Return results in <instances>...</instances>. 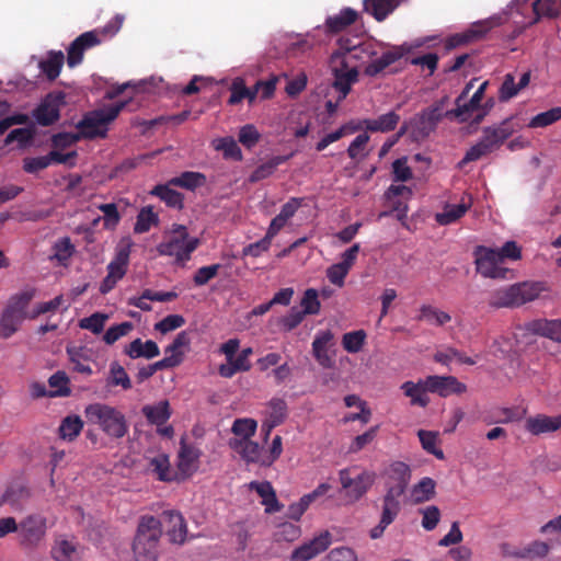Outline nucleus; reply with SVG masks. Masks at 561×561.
I'll return each instance as SVG.
<instances>
[{
	"label": "nucleus",
	"mask_w": 561,
	"mask_h": 561,
	"mask_svg": "<svg viewBox=\"0 0 561 561\" xmlns=\"http://www.w3.org/2000/svg\"><path fill=\"white\" fill-rule=\"evenodd\" d=\"M268 420L273 421V425H279L287 416V403L284 399L273 398L268 402Z\"/></svg>",
	"instance_id": "54"
},
{
	"label": "nucleus",
	"mask_w": 561,
	"mask_h": 561,
	"mask_svg": "<svg viewBox=\"0 0 561 561\" xmlns=\"http://www.w3.org/2000/svg\"><path fill=\"white\" fill-rule=\"evenodd\" d=\"M65 62V55L61 50H51L46 59L39 61V69L50 81L55 80Z\"/></svg>",
	"instance_id": "37"
},
{
	"label": "nucleus",
	"mask_w": 561,
	"mask_h": 561,
	"mask_svg": "<svg viewBox=\"0 0 561 561\" xmlns=\"http://www.w3.org/2000/svg\"><path fill=\"white\" fill-rule=\"evenodd\" d=\"M162 519L170 541L179 545L183 543L187 534L184 517L178 512L169 511L162 514Z\"/></svg>",
	"instance_id": "22"
},
{
	"label": "nucleus",
	"mask_w": 561,
	"mask_h": 561,
	"mask_svg": "<svg viewBox=\"0 0 561 561\" xmlns=\"http://www.w3.org/2000/svg\"><path fill=\"white\" fill-rule=\"evenodd\" d=\"M388 478L392 482L387 486L382 499V511L378 525L369 531L371 539L382 537L387 527L394 522L401 511V497L411 480V469L403 461H394L389 466Z\"/></svg>",
	"instance_id": "1"
},
{
	"label": "nucleus",
	"mask_w": 561,
	"mask_h": 561,
	"mask_svg": "<svg viewBox=\"0 0 561 561\" xmlns=\"http://www.w3.org/2000/svg\"><path fill=\"white\" fill-rule=\"evenodd\" d=\"M339 477L342 490L346 492V496L351 502H356L363 497L374 483V474L362 471L357 476L352 477L351 468L340 470Z\"/></svg>",
	"instance_id": "10"
},
{
	"label": "nucleus",
	"mask_w": 561,
	"mask_h": 561,
	"mask_svg": "<svg viewBox=\"0 0 561 561\" xmlns=\"http://www.w3.org/2000/svg\"><path fill=\"white\" fill-rule=\"evenodd\" d=\"M123 22L124 16L116 14L103 27L94 28L91 32H98V37H100L102 41L105 38H112L121 30Z\"/></svg>",
	"instance_id": "56"
},
{
	"label": "nucleus",
	"mask_w": 561,
	"mask_h": 561,
	"mask_svg": "<svg viewBox=\"0 0 561 561\" xmlns=\"http://www.w3.org/2000/svg\"><path fill=\"white\" fill-rule=\"evenodd\" d=\"M125 354L130 358L145 357L150 359L157 357L160 354V350L152 340L142 342L141 339H136L125 347Z\"/></svg>",
	"instance_id": "33"
},
{
	"label": "nucleus",
	"mask_w": 561,
	"mask_h": 561,
	"mask_svg": "<svg viewBox=\"0 0 561 561\" xmlns=\"http://www.w3.org/2000/svg\"><path fill=\"white\" fill-rule=\"evenodd\" d=\"M147 469L156 474L160 481L170 482L175 479L171 472L169 456L165 454H159L150 458Z\"/></svg>",
	"instance_id": "38"
},
{
	"label": "nucleus",
	"mask_w": 561,
	"mask_h": 561,
	"mask_svg": "<svg viewBox=\"0 0 561 561\" xmlns=\"http://www.w3.org/2000/svg\"><path fill=\"white\" fill-rule=\"evenodd\" d=\"M560 119H561V106H556L546 112H541V113L535 115L530 119L528 127L542 128V127L552 125L553 123H556Z\"/></svg>",
	"instance_id": "45"
},
{
	"label": "nucleus",
	"mask_w": 561,
	"mask_h": 561,
	"mask_svg": "<svg viewBox=\"0 0 561 561\" xmlns=\"http://www.w3.org/2000/svg\"><path fill=\"white\" fill-rule=\"evenodd\" d=\"M133 323L128 321L112 325L104 333L103 341L107 345H113L121 337L126 336L133 330Z\"/></svg>",
	"instance_id": "55"
},
{
	"label": "nucleus",
	"mask_w": 561,
	"mask_h": 561,
	"mask_svg": "<svg viewBox=\"0 0 561 561\" xmlns=\"http://www.w3.org/2000/svg\"><path fill=\"white\" fill-rule=\"evenodd\" d=\"M66 94L62 91L48 93L34 110L33 116L42 126H50L60 117V108L66 104Z\"/></svg>",
	"instance_id": "11"
},
{
	"label": "nucleus",
	"mask_w": 561,
	"mask_h": 561,
	"mask_svg": "<svg viewBox=\"0 0 561 561\" xmlns=\"http://www.w3.org/2000/svg\"><path fill=\"white\" fill-rule=\"evenodd\" d=\"M514 129L511 126L508 119L503 121L496 126L485 127L482 130V136L479 140V144L483 147L488 153H491L497 150L506 139H508Z\"/></svg>",
	"instance_id": "15"
},
{
	"label": "nucleus",
	"mask_w": 561,
	"mask_h": 561,
	"mask_svg": "<svg viewBox=\"0 0 561 561\" xmlns=\"http://www.w3.org/2000/svg\"><path fill=\"white\" fill-rule=\"evenodd\" d=\"M488 82H483L478 90L473 93L470 100H467V90L468 88L456 99V108L447 112L446 115H454L459 118L461 122H466L471 117V114L474 111L480 108V102L483 99L484 91L486 89Z\"/></svg>",
	"instance_id": "16"
},
{
	"label": "nucleus",
	"mask_w": 561,
	"mask_h": 561,
	"mask_svg": "<svg viewBox=\"0 0 561 561\" xmlns=\"http://www.w3.org/2000/svg\"><path fill=\"white\" fill-rule=\"evenodd\" d=\"M18 531L21 545L35 547L46 534V518L38 514L28 515L18 524Z\"/></svg>",
	"instance_id": "12"
},
{
	"label": "nucleus",
	"mask_w": 561,
	"mask_h": 561,
	"mask_svg": "<svg viewBox=\"0 0 561 561\" xmlns=\"http://www.w3.org/2000/svg\"><path fill=\"white\" fill-rule=\"evenodd\" d=\"M435 481L432 478L425 477L413 486L412 495L415 503H423L430 501L435 495Z\"/></svg>",
	"instance_id": "44"
},
{
	"label": "nucleus",
	"mask_w": 561,
	"mask_h": 561,
	"mask_svg": "<svg viewBox=\"0 0 561 561\" xmlns=\"http://www.w3.org/2000/svg\"><path fill=\"white\" fill-rule=\"evenodd\" d=\"M191 344V336L187 331H181L176 334L173 342L168 345L164 350L167 356H175L179 357L180 364L183 360L184 352L182 348L188 347Z\"/></svg>",
	"instance_id": "46"
},
{
	"label": "nucleus",
	"mask_w": 561,
	"mask_h": 561,
	"mask_svg": "<svg viewBox=\"0 0 561 561\" xmlns=\"http://www.w3.org/2000/svg\"><path fill=\"white\" fill-rule=\"evenodd\" d=\"M526 331L537 334L554 342L561 343V320L560 319H536L525 324Z\"/></svg>",
	"instance_id": "21"
},
{
	"label": "nucleus",
	"mask_w": 561,
	"mask_h": 561,
	"mask_svg": "<svg viewBox=\"0 0 561 561\" xmlns=\"http://www.w3.org/2000/svg\"><path fill=\"white\" fill-rule=\"evenodd\" d=\"M419 320H424L431 324L442 327L451 320L449 313L442 311L431 305H423L420 308Z\"/></svg>",
	"instance_id": "43"
},
{
	"label": "nucleus",
	"mask_w": 561,
	"mask_h": 561,
	"mask_svg": "<svg viewBox=\"0 0 561 561\" xmlns=\"http://www.w3.org/2000/svg\"><path fill=\"white\" fill-rule=\"evenodd\" d=\"M48 385L56 389L50 396L51 397H66L70 394L69 378L65 371H56L48 379Z\"/></svg>",
	"instance_id": "52"
},
{
	"label": "nucleus",
	"mask_w": 561,
	"mask_h": 561,
	"mask_svg": "<svg viewBox=\"0 0 561 561\" xmlns=\"http://www.w3.org/2000/svg\"><path fill=\"white\" fill-rule=\"evenodd\" d=\"M249 489L256 491V493L262 497V504L265 506L266 513L272 514L282 510L283 505L279 504L271 482L252 481L249 484Z\"/></svg>",
	"instance_id": "26"
},
{
	"label": "nucleus",
	"mask_w": 561,
	"mask_h": 561,
	"mask_svg": "<svg viewBox=\"0 0 561 561\" xmlns=\"http://www.w3.org/2000/svg\"><path fill=\"white\" fill-rule=\"evenodd\" d=\"M400 122V115L390 111L376 118H365V130L370 133H389L396 129Z\"/></svg>",
	"instance_id": "28"
},
{
	"label": "nucleus",
	"mask_w": 561,
	"mask_h": 561,
	"mask_svg": "<svg viewBox=\"0 0 561 561\" xmlns=\"http://www.w3.org/2000/svg\"><path fill=\"white\" fill-rule=\"evenodd\" d=\"M162 522L154 516H142L133 543L135 561H157V547Z\"/></svg>",
	"instance_id": "5"
},
{
	"label": "nucleus",
	"mask_w": 561,
	"mask_h": 561,
	"mask_svg": "<svg viewBox=\"0 0 561 561\" xmlns=\"http://www.w3.org/2000/svg\"><path fill=\"white\" fill-rule=\"evenodd\" d=\"M366 336L364 330L345 333L342 337L343 348L348 353H358L364 346Z\"/></svg>",
	"instance_id": "48"
},
{
	"label": "nucleus",
	"mask_w": 561,
	"mask_h": 561,
	"mask_svg": "<svg viewBox=\"0 0 561 561\" xmlns=\"http://www.w3.org/2000/svg\"><path fill=\"white\" fill-rule=\"evenodd\" d=\"M229 446L237 451L245 462L262 466L265 455L259 443L251 439H230Z\"/></svg>",
	"instance_id": "23"
},
{
	"label": "nucleus",
	"mask_w": 561,
	"mask_h": 561,
	"mask_svg": "<svg viewBox=\"0 0 561 561\" xmlns=\"http://www.w3.org/2000/svg\"><path fill=\"white\" fill-rule=\"evenodd\" d=\"M84 414L89 423L99 425L106 435L113 438H122L128 432L125 415L114 407L92 403L85 408Z\"/></svg>",
	"instance_id": "6"
},
{
	"label": "nucleus",
	"mask_w": 561,
	"mask_h": 561,
	"mask_svg": "<svg viewBox=\"0 0 561 561\" xmlns=\"http://www.w3.org/2000/svg\"><path fill=\"white\" fill-rule=\"evenodd\" d=\"M110 380L111 386H121L123 389L128 390L131 388V381L129 376L123 366L118 363H112L110 368Z\"/></svg>",
	"instance_id": "53"
},
{
	"label": "nucleus",
	"mask_w": 561,
	"mask_h": 561,
	"mask_svg": "<svg viewBox=\"0 0 561 561\" xmlns=\"http://www.w3.org/2000/svg\"><path fill=\"white\" fill-rule=\"evenodd\" d=\"M417 436L420 438L422 448L426 453L435 456L439 460L445 459L444 451L437 447L438 433L432 432V431L420 430L417 432Z\"/></svg>",
	"instance_id": "42"
},
{
	"label": "nucleus",
	"mask_w": 561,
	"mask_h": 561,
	"mask_svg": "<svg viewBox=\"0 0 561 561\" xmlns=\"http://www.w3.org/2000/svg\"><path fill=\"white\" fill-rule=\"evenodd\" d=\"M403 0H364V11L378 22L391 14Z\"/></svg>",
	"instance_id": "30"
},
{
	"label": "nucleus",
	"mask_w": 561,
	"mask_h": 561,
	"mask_svg": "<svg viewBox=\"0 0 561 561\" xmlns=\"http://www.w3.org/2000/svg\"><path fill=\"white\" fill-rule=\"evenodd\" d=\"M102 43L98 32H84L79 35L68 47L67 65L75 68L83 60L84 53Z\"/></svg>",
	"instance_id": "13"
},
{
	"label": "nucleus",
	"mask_w": 561,
	"mask_h": 561,
	"mask_svg": "<svg viewBox=\"0 0 561 561\" xmlns=\"http://www.w3.org/2000/svg\"><path fill=\"white\" fill-rule=\"evenodd\" d=\"M221 265L211 264L199 267L194 274L193 282L196 286L206 285L210 279L217 276Z\"/></svg>",
	"instance_id": "63"
},
{
	"label": "nucleus",
	"mask_w": 561,
	"mask_h": 561,
	"mask_svg": "<svg viewBox=\"0 0 561 561\" xmlns=\"http://www.w3.org/2000/svg\"><path fill=\"white\" fill-rule=\"evenodd\" d=\"M147 421L157 426L163 425L171 416L169 401L162 400L157 404H147L141 409Z\"/></svg>",
	"instance_id": "34"
},
{
	"label": "nucleus",
	"mask_w": 561,
	"mask_h": 561,
	"mask_svg": "<svg viewBox=\"0 0 561 561\" xmlns=\"http://www.w3.org/2000/svg\"><path fill=\"white\" fill-rule=\"evenodd\" d=\"M159 216L153 211L152 206H146L140 209L137 215L136 224L134 226V231L136 233H145L148 232L151 227L158 226Z\"/></svg>",
	"instance_id": "40"
},
{
	"label": "nucleus",
	"mask_w": 561,
	"mask_h": 561,
	"mask_svg": "<svg viewBox=\"0 0 561 561\" xmlns=\"http://www.w3.org/2000/svg\"><path fill=\"white\" fill-rule=\"evenodd\" d=\"M257 423L253 419H237L232 424L234 439H250L256 432Z\"/></svg>",
	"instance_id": "49"
},
{
	"label": "nucleus",
	"mask_w": 561,
	"mask_h": 561,
	"mask_svg": "<svg viewBox=\"0 0 561 561\" xmlns=\"http://www.w3.org/2000/svg\"><path fill=\"white\" fill-rule=\"evenodd\" d=\"M359 58V48L353 47L344 53H334L331 56L330 66L334 75L333 87L340 92L339 101L344 100L352 85L358 79L357 66L354 61Z\"/></svg>",
	"instance_id": "4"
},
{
	"label": "nucleus",
	"mask_w": 561,
	"mask_h": 561,
	"mask_svg": "<svg viewBox=\"0 0 561 561\" xmlns=\"http://www.w3.org/2000/svg\"><path fill=\"white\" fill-rule=\"evenodd\" d=\"M202 450L194 444L187 443L184 437L180 440L178 453V469L184 477L192 476L196 469Z\"/></svg>",
	"instance_id": "17"
},
{
	"label": "nucleus",
	"mask_w": 561,
	"mask_h": 561,
	"mask_svg": "<svg viewBox=\"0 0 561 561\" xmlns=\"http://www.w3.org/2000/svg\"><path fill=\"white\" fill-rule=\"evenodd\" d=\"M356 20L357 12L351 8H345L339 14L329 16L325 26L328 32L336 34L355 23Z\"/></svg>",
	"instance_id": "35"
},
{
	"label": "nucleus",
	"mask_w": 561,
	"mask_h": 561,
	"mask_svg": "<svg viewBox=\"0 0 561 561\" xmlns=\"http://www.w3.org/2000/svg\"><path fill=\"white\" fill-rule=\"evenodd\" d=\"M300 306L302 308L300 311L305 316L318 314L321 309L318 290L314 288H308L304 293V296L300 301Z\"/></svg>",
	"instance_id": "47"
},
{
	"label": "nucleus",
	"mask_w": 561,
	"mask_h": 561,
	"mask_svg": "<svg viewBox=\"0 0 561 561\" xmlns=\"http://www.w3.org/2000/svg\"><path fill=\"white\" fill-rule=\"evenodd\" d=\"M127 102H118L103 110L92 111L83 116L77 124L80 138H105L107 125L113 122L125 108Z\"/></svg>",
	"instance_id": "8"
},
{
	"label": "nucleus",
	"mask_w": 561,
	"mask_h": 561,
	"mask_svg": "<svg viewBox=\"0 0 561 561\" xmlns=\"http://www.w3.org/2000/svg\"><path fill=\"white\" fill-rule=\"evenodd\" d=\"M519 88L517 87V83H515V78L512 73H507L504 77V81L500 87L499 90V100L501 102H506L517 95L519 92Z\"/></svg>",
	"instance_id": "62"
},
{
	"label": "nucleus",
	"mask_w": 561,
	"mask_h": 561,
	"mask_svg": "<svg viewBox=\"0 0 561 561\" xmlns=\"http://www.w3.org/2000/svg\"><path fill=\"white\" fill-rule=\"evenodd\" d=\"M260 140V134L253 125H245L239 131V141L248 149L253 148Z\"/></svg>",
	"instance_id": "64"
},
{
	"label": "nucleus",
	"mask_w": 561,
	"mask_h": 561,
	"mask_svg": "<svg viewBox=\"0 0 561 561\" xmlns=\"http://www.w3.org/2000/svg\"><path fill=\"white\" fill-rule=\"evenodd\" d=\"M198 244L199 240L191 238L185 226L174 224L164 241L158 244L157 251L160 255L174 256L176 262H185L191 259Z\"/></svg>",
	"instance_id": "7"
},
{
	"label": "nucleus",
	"mask_w": 561,
	"mask_h": 561,
	"mask_svg": "<svg viewBox=\"0 0 561 561\" xmlns=\"http://www.w3.org/2000/svg\"><path fill=\"white\" fill-rule=\"evenodd\" d=\"M426 387L428 392L444 398L450 394H461L467 390V386L454 376H428L426 377Z\"/></svg>",
	"instance_id": "18"
},
{
	"label": "nucleus",
	"mask_w": 561,
	"mask_h": 561,
	"mask_svg": "<svg viewBox=\"0 0 561 561\" xmlns=\"http://www.w3.org/2000/svg\"><path fill=\"white\" fill-rule=\"evenodd\" d=\"M474 263L477 272L485 278H505L508 268L503 267V261L495 249L478 245L474 249Z\"/></svg>",
	"instance_id": "9"
},
{
	"label": "nucleus",
	"mask_w": 561,
	"mask_h": 561,
	"mask_svg": "<svg viewBox=\"0 0 561 561\" xmlns=\"http://www.w3.org/2000/svg\"><path fill=\"white\" fill-rule=\"evenodd\" d=\"M400 389L403 391L405 397L410 398L411 405L425 408L430 403V398L426 394L428 391L426 387V378L424 380H419L417 382L404 381Z\"/></svg>",
	"instance_id": "29"
},
{
	"label": "nucleus",
	"mask_w": 561,
	"mask_h": 561,
	"mask_svg": "<svg viewBox=\"0 0 561 561\" xmlns=\"http://www.w3.org/2000/svg\"><path fill=\"white\" fill-rule=\"evenodd\" d=\"M67 354L69 356L70 362L73 364V369L76 371L85 375L92 374L91 367L82 362L83 359H85L83 356L82 347H67Z\"/></svg>",
	"instance_id": "57"
},
{
	"label": "nucleus",
	"mask_w": 561,
	"mask_h": 561,
	"mask_svg": "<svg viewBox=\"0 0 561 561\" xmlns=\"http://www.w3.org/2000/svg\"><path fill=\"white\" fill-rule=\"evenodd\" d=\"M332 542V536L328 530L302 543L293 550L290 561H309L325 551Z\"/></svg>",
	"instance_id": "14"
},
{
	"label": "nucleus",
	"mask_w": 561,
	"mask_h": 561,
	"mask_svg": "<svg viewBox=\"0 0 561 561\" xmlns=\"http://www.w3.org/2000/svg\"><path fill=\"white\" fill-rule=\"evenodd\" d=\"M51 554L56 561H72L76 547L67 540H61L53 548Z\"/></svg>",
	"instance_id": "58"
},
{
	"label": "nucleus",
	"mask_w": 561,
	"mask_h": 561,
	"mask_svg": "<svg viewBox=\"0 0 561 561\" xmlns=\"http://www.w3.org/2000/svg\"><path fill=\"white\" fill-rule=\"evenodd\" d=\"M294 152H290L289 154L286 156H274L267 161L261 163L250 174L249 182L256 183L264 179L270 178L276 171L278 165L287 162L290 158L294 157Z\"/></svg>",
	"instance_id": "32"
},
{
	"label": "nucleus",
	"mask_w": 561,
	"mask_h": 561,
	"mask_svg": "<svg viewBox=\"0 0 561 561\" xmlns=\"http://www.w3.org/2000/svg\"><path fill=\"white\" fill-rule=\"evenodd\" d=\"M169 181L165 184H158L149 192L151 196L158 197L168 207L181 210L184 208V195L172 188Z\"/></svg>",
	"instance_id": "27"
},
{
	"label": "nucleus",
	"mask_w": 561,
	"mask_h": 561,
	"mask_svg": "<svg viewBox=\"0 0 561 561\" xmlns=\"http://www.w3.org/2000/svg\"><path fill=\"white\" fill-rule=\"evenodd\" d=\"M83 428V422L78 415L66 416L58 428L59 437L65 440L72 442L76 439Z\"/></svg>",
	"instance_id": "39"
},
{
	"label": "nucleus",
	"mask_w": 561,
	"mask_h": 561,
	"mask_svg": "<svg viewBox=\"0 0 561 561\" xmlns=\"http://www.w3.org/2000/svg\"><path fill=\"white\" fill-rule=\"evenodd\" d=\"M35 297V289L30 288L12 295L0 317V337L9 339L19 331L22 322L28 319L27 307Z\"/></svg>",
	"instance_id": "3"
},
{
	"label": "nucleus",
	"mask_w": 561,
	"mask_h": 561,
	"mask_svg": "<svg viewBox=\"0 0 561 561\" xmlns=\"http://www.w3.org/2000/svg\"><path fill=\"white\" fill-rule=\"evenodd\" d=\"M216 149L222 151L226 159H232L234 161H241L243 159L242 151L232 137L219 139Z\"/></svg>",
	"instance_id": "51"
},
{
	"label": "nucleus",
	"mask_w": 561,
	"mask_h": 561,
	"mask_svg": "<svg viewBox=\"0 0 561 561\" xmlns=\"http://www.w3.org/2000/svg\"><path fill=\"white\" fill-rule=\"evenodd\" d=\"M545 289L541 282L515 283L492 290L488 298V305L493 309L518 308L536 300Z\"/></svg>",
	"instance_id": "2"
},
{
	"label": "nucleus",
	"mask_w": 561,
	"mask_h": 561,
	"mask_svg": "<svg viewBox=\"0 0 561 561\" xmlns=\"http://www.w3.org/2000/svg\"><path fill=\"white\" fill-rule=\"evenodd\" d=\"M393 181L407 182L412 179L413 173L411 168L408 165V159L405 157L399 158L392 163Z\"/></svg>",
	"instance_id": "59"
},
{
	"label": "nucleus",
	"mask_w": 561,
	"mask_h": 561,
	"mask_svg": "<svg viewBox=\"0 0 561 561\" xmlns=\"http://www.w3.org/2000/svg\"><path fill=\"white\" fill-rule=\"evenodd\" d=\"M131 242L119 243L113 260L107 265V273L122 279L128 270Z\"/></svg>",
	"instance_id": "25"
},
{
	"label": "nucleus",
	"mask_w": 561,
	"mask_h": 561,
	"mask_svg": "<svg viewBox=\"0 0 561 561\" xmlns=\"http://www.w3.org/2000/svg\"><path fill=\"white\" fill-rule=\"evenodd\" d=\"M409 50V47L397 46L391 50L385 51L379 58L374 59L370 64L366 66L365 75L369 77L377 76L387 67L402 58Z\"/></svg>",
	"instance_id": "24"
},
{
	"label": "nucleus",
	"mask_w": 561,
	"mask_h": 561,
	"mask_svg": "<svg viewBox=\"0 0 561 561\" xmlns=\"http://www.w3.org/2000/svg\"><path fill=\"white\" fill-rule=\"evenodd\" d=\"M525 430L531 435L554 433L561 428V414L550 416L546 414H536L525 421Z\"/></svg>",
	"instance_id": "19"
},
{
	"label": "nucleus",
	"mask_w": 561,
	"mask_h": 561,
	"mask_svg": "<svg viewBox=\"0 0 561 561\" xmlns=\"http://www.w3.org/2000/svg\"><path fill=\"white\" fill-rule=\"evenodd\" d=\"M206 176L201 172L195 171H185L180 175L174 176L169 180V185H173L175 187L185 188L188 191H195L196 188L204 186L206 184Z\"/></svg>",
	"instance_id": "36"
},
{
	"label": "nucleus",
	"mask_w": 561,
	"mask_h": 561,
	"mask_svg": "<svg viewBox=\"0 0 561 561\" xmlns=\"http://www.w3.org/2000/svg\"><path fill=\"white\" fill-rule=\"evenodd\" d=\"M185 323V319L181 314H169L154 324V330L162 334L181 328Z\"/></svg>",
	"instance_id": "60"
},
{
	"label": "nucleus",
	"mask_w": 561,
	"mask_h": 561,
	"mask_svg": "<svg viewBox=\"0 0 561 561\" xmlns=\"http://www.w3.org/2000/svg\"><path fill=\"white\" fill-rule=\"evenodd\" d=\"M230 92L231 94L228 100V104L230 105L239 104L242 100L249 96V88H247L242 78L233 79L230 85Z\"/></svg>",
	"instance_id": "61"
},
{
	"label": "nucleus",
	"mask_w": 561,
	"mask_h": 561,
	"mask_svg": "<svg viewBox=\"0 0 561 561\" xmlns=\"http://www.w3.org/2000/svg\"><path fill=\"white\" fill-rule=\"evenodd\" d=\"M469 207L470 205L463 202L457 205H447L443 213L436 214V221L443 226L450 225L461 218Z\"/></svg>",
	"instance_id": "41"
},
{
	"label": "nucleus",
	"mask_w": 561,
	"mask_h": 561,
	"mask_svg": "<svg viewBox=\"0 0 561 561\" xmlns=\"http://www.w3.org/2000/svg\"><path fill=\"white\" fill-rule=\"evenodd\" d=\"M333 339V333L330 330H324L319 331L312 342V355L323 368H333L335 365V360L328 350Z\"/></svg>",
	"instance_id": "20"
},
{
	"label": "nucleus",
	"mask_w": 561,
	"mask_h": 561,
	"mask_svg": "<svg viewBox=\"0 0 561 561\" xmlns=\"http://www.w3.org/2000/svg\"><path fill=\"white\" fill-rule=\"evenodd\" d=\"M531 8L534 19L529 22V25L538 23L542 18H558L561 14V0H535Z\"/></svg>",
	"instance_id": "31"
},
{
	"label": "nucleus",
	"mask_w": 561,
	"mask_h": 561,
	"mask_svg": "<svg viewBox=\"0 0 561 561\" xmlns=\"http://www.w3.org/2000/svg\"><path fill=\"white\" fill-rule=\"evenodd\" d=\"M108 316L102 312H94L89 317L82 318L79 321V328L89 330L93 334H100L104 330L105 322Z\"/></svg>",
	"instance_id": "50"
}]
</instances>
